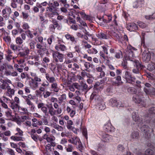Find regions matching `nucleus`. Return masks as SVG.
<instances>
[{"instance_id":"obj_34","label":"nucleus","mask_w":155,"mask_h":155,"mask_svg":"<svg viewBox=\"0 0 155 155\" xmlns=\"http://www.w3.org/2000/svg\"><path fill=\"white\" fill-rule=\"evenodd\" d=\"M143 95H138L136 94L133 97V100L136 103L140 104L142 102V97Z\"/></svg>"},{"instance_id":"obj_12","label":"nucleus","mask_w":155,"mask_h":155,"mask_svg":"<svg viewBox=\"0 0 155 155\" xmlns=\"http://www.w3.org/2000/svg\"><path fill=\"white\" fill-rule=\"evenodd\" d=\"M51 22L52 24H50L49 26V29L51 31L54 32L56 28L58 30L61 28V25L58 23L56 20L52 18Z\"/></svg>"},{"instance_id":"obj_59","label":"nucleus","mask_w":155,"mask_h":155,"mask_svg":"<svg viewBox=\"0 0 155 155\" xmlns=\"http://www.w3.org/2000/svg\"><path fill=\"white\" fill-rule=\"evenodd\" d=\"M41 60L42 61V64H46L48 65V64L49 63L50 61L49 58L47 57H44Z\"/></svg>"},{"instance_id":"obj_42","label":"nucleus","mask_w":155,"mask_h":155,"mask_svg":"<svg viewBox=\"0 0 155 155\" xmlns=\"http://www.w3.org/2000/svg\"><path fill=\"white\" fill-rule=\"evenodd\" d=\"M135 155H154V153L152 150L148 149L146 150L145 154L139 152L136 154H135Z\"/></svg>"},{"instance_id":"obj_20","label":"nucleus","mask_w":155,"mask_h":155,"mask_svg":"<svg viewBox=\"0 0 155 155\" xmlns=\"http://www.w3.org/2000/svg\"><path fill=\"white\" fill-rule=\"evenodd\" d=\"M103 129L105 132L110 133L114 132L115 128L112 126L111 123L109 122L104 125Z\"/></svg>"},{"instance_id":"obj_24","label":"nucleus","mask_w":155,"mask_h":155,"mask_svg":"<svg viewBox=\"0 0 155 155\" xmlns=\"http://www.w3.org/2000/svg\"><path fill=\"white\" fill-rule=\"evenodd\" d=\"M151 53L148 51L147 52L145 51L143 53L142 56V58L143 61L146 62H148L150 59Z\"/></svg>"},{"instance_id":"obj_30","label":"nucleus","mask_w":155,"mask_h":155,"mask_svg":"<svg viewBox=\"0 0 155 155\" xmlns=\"http://www.w3.org/2000/svg\"><path fill=\"white\" fill-rule=\"evenodd\" d=\"M21 96L25 99V102L27 104L31 103L32 102L30 101V100L34 99L35 97L31 94L28 95V96L22 95Z\"/></svg>"},{"instance_id":"obj_39","label":"nucleus","mask_w":155,"mask_h":155,"mask_svg":"<svg viewBox=\"0 0 155 155\" xmlns=\"http://www.w3.org/2000/svg\"><path fill=\"white\" fill-rule=\"evenodd\" d=\"M29 84L31 88L34 89H36L38 86V83L32 78L29 81Z\"/></svg>"},{"instance_id":"obj_37","label":"nucleus","mask_w":155,"mask_h":155,"mask_svg":"<svg viewBox=\"0 0 155 155\" xmlns=\"http://www.w3.org/2000/svg\"><path fill=\"white\" fill-rule=\"evenodd\" d=\"M130 137L131 140H138L139 138V135L137 131H134L130 135Z\"/></svg>"},{"instance_id":"obj_5","label":"nucleus","mask_w":155,"mask_h":155,"mask_svg":"<svg viewBox=\"0 0 155 155\" xmlns=\"http://www.w3.org/2000/svg\"><path fill=\"white\" fill-rule=\"evenodd\" d=\"M45 78L47 80L51 83L50 91L55 92L58 93L60 89L57 80L50 73L46 74Z\"/></svg>"},{"instance_id":"obj_29","label":"nucleus","mask_w":155,"mask_h":155,"mask_svg":"<svg viewBox=\"0 0 155 155\" xmlns=\"http://www.w3.org/2000/svg\"><path fill=\"white\" fill-rule=\"evenodd\" d=\"M138 28L137 25L134 23H129L127 26V30L130 31H135L137 30Z\"/></svg>"},{"instance_id":"obj_49","label":"nucleus","mask_w":155,"mask_h":155,"mask_svg":"<svg viewBox=\"0 0 155 155\" xmlns=\"http://www.w3.org/2000/svg\"><path fill=\"white\" fill-rule=\"evenodd\" d=\"M37 53H38V54L42 57L43 54H45V52L46 51V48L45 47H42L41 49H40L39 50H37Z\"/></svg>"},{"instance_id":"obj_48","label":"nucleus","mask_w":155,"mask_h":155,"mask_svg":"<svg viewBox=\"0 0 155 155\" xmlns=\"http://www.w3.org/2000/svg\"><path fill=\"white\" fill-rule=\"evenodd\" d=\"M39 55V54H38L33 55L31 57V58L32 60L34 59L35 61H38L41 63L42 58L41 59Z\"/></svg>"},{"instance_id":"obj_25","label":"nucleus","mask_w":155,"mask_h":155,"mask_svg":"<svg viewBox=\"0 0 155 155\" xmlns=\"http://www.w3.org/2000/svg\"><path fill=\"white\" fill-rule=\"evenodd\" d=\"M49 84V82L47 81H46V83L43 82L41 84V86L40 87L39 91L37 90L36 91L38 94H40L42 92H44L45 90L46 87H48Z\"/></svg>"},{"instance_id":"obj_36","label":"nucleus","mask_w":155,"mask_h":155,"mask_svg":"<svg viewBox=\"0 0 155 155\" xmlns=\"http://www.w3.org/2000/svg\"><path fill=\"white\" fill-rule=\"evenodd\" d=\"M11 81L10 80H3L1 79V82L3 83V84L1 85V88L4 89H6L9 87L8 84V83H10Z\"/></svg>"},{"instance_id":"obj_43","label":"nucleus","mask_w":155,"mask_h":155,"mask_svg":"<svg viewBox=\"0 0 155 155\" xmlns=\"http://www.w3.org/2000/svg\"><path fill=\"white\" fill-rule=\"evenodd\" d=\"M112 139V137L110 135L105 134L103 135L102 140L104 142H108Z\"/></svg>"},{"instance_id":"obj_58","label":"nucleus","mask_w":155,"mask_h":155,"mask_svg":"<svg viewBox=\"0 0 155 155\" xmlns=\"http://www.w3.org/2000/svg\"><path fill=\"white\" fill-rule=\"evenodd\" d=\"M15 41L17 44L20 45L23 43V40L20 37H18L16 38Z\"/></svg>"},{"instance_id":"obj_50","label":"nucleus","mask_w":155,"mask_h":155,"mask_svg":"<svg viewBox=\"0 0 155 155\" xmlns=\"http://www.w3.org/2000/svg\"><path fill=\"white\" fill-rule=\"evenodd\" d=\"M87 51L88 53L93 54H96L98 52L97 49L94 48L88 49Z\"/></svg>"},{"instance_id":"obj_63","label":"nucleus","mask_w":155,"mask_h":155,"mask_svg":"<svg viewBox=\"0 0 155 155\" xmlns=\"http://www.w3.org/2000/svg\"><path fill=\"white\" fill-rule=\"evenodd\" d=\"M54 127L59 131H62L64 130L63 128L62 127L60 126L58 124H56L54 125Z\"/></svg>"},{"instance_id":"obj_53","label":"nucleus","mask_w":155,"mask_h":155,"mask_svg":"<svg viewBox=\"0 0 155 155\" xmlns=\"http://www.w3.org/2000/svg\"><path fill=\"white\" fill-rule=\"evenodd\" d=\"M127 91L130 94H135L137 92L136 89L134 87H130L127 89Z\"/></svg>"},{"instance_id":"obj_8","label":"nucleus","mask_w":155,"mask_h":155,"mask_svg":"<svg viewBox=\"0 0 155 155\" xmlns=\"http://www.w3.org/2000/svg\"><path fill=\"white\" fill-rule=\"evenodd\" d=\"M63 43L62 39L58 38L54 47L56 51L63 52L67 50V47L64 45L62 44Z\"/></svg>"},{"instance_id":"obj_11","label":"nucleus","mask_w":155,"mask_h":155,"mask_svg":"<svg viewBox=\"0 0 155 155\" xmlns=\"http://www.w3.org/2000/svg\"><path fill=\"white\" fill-rule=\"evenodd\" d=\"M1 33L2 34V37L4 41L8 45H9L11 42V39L9 35V33L5 31L4 28L1 29Z\"/></svg>"},{"instance_id":"obj_13","label":"nucleus","mask_w":155,"mask_h":155,"mask_svg":"<svg viewBox=\"0 0 155 155\" xmlns=\"http://www.w3.org/2000/svg\"><path fill=\"white\" fill-rule=\"evenodd\" d=\"M126 81V82L134 84L136 81V78L132 76L130 73L128 71L125 72V75L123 77Z\"/></svg>"},{"instance_id":"obj_6","label":"nucleus","mask_w":155,"mask_h":155,"mask_svg":"<svg viewBox=\"0 0 155 155\" xmlns=\"http://www.w3.org/2000/svg\"><path fill=\"white\" fill-rule=\"evenodd\" d=\"M104 86L103 85L100 86V84L98 82H96L94 86V91L92 93L90 98L91 100H93L94 99L96 100L101 97L97 94L100 92L103 89Z\"/></svg>"},{"instance_id":"obj_7","label":"nucleus","mask_w":155,"mask_h":155,"mask_svg":"<svg viewBox=\"0 0 155 155\" xmlns=\"http://www.w3.org/2000/svg\"><path fill=\"white\" fill-rule=\"evenodd\" d=\"M59 6V4L57 1L50 0L49 1L48 6L46 8V11L52 12L53 10H58Z\"/></svg>"},{"instance_id":"obj_16","label":"nucleus","mask_w":155,"mask_h":155,"mask_svg":"<svg viewBox=\"0 0 155 155\" xmlns=\"http://www.w3.org/2000/svg\"><path fill=\"white\" fill-rule=\"evenodd\" d=\"M5 115L9 119H10L14 121H18V118L16 117L15 115L12 114V110L8 108L5 111Z\"/></svg>"},{"instance_id":"obj_56","label":"nucleus","mask_w":155,"mask_h":155,"mask_svg":"<svg viewBox=\"0 0 155 155\" xmlns=\"http://www.w3.org/2000/svg\"><path fill=\"white\" fill-rule=\"evenodd\" d=\"M31 137L32 138L35 142H37L38 140L41 141V138H39V136L36 134L35 135L31 134Z\"/></svg>"},{"instance_id":"obj_27","label":"nucleus","mask_w":155,"mask_h":155,"mask_svg":"<svg viewBox=\"0 0 155 155\" xmlns=\"http://www.w3.org/2000/svg\"><path fill=\"white\" fill-rule=\"evenodd\" d=\"M108 34L110 36L116 41H119L120 36L118 34L116 33L113 31H110L108 32Z\"/></svg>"},{"instance_id":"obj_10","label":"nucleus","mask_w":155,"mask_h":155,"mask_svg":"<svg viewBox=\"0 0 155 155\" xmlns=\"http://www.w3.org/2000/svg\"><path fill=\"white\" fill-rule=\"evenodd\" d=\"M140 129L143 134H145V137L147 140L149 139L151 137L150 132H153V130L150 128L147 125H144L140 127Z\"/></svg>"},{"instance_id":"obj_2","label":"nucleus","mask_w":155,"mask_h":155,"mask_svg":"<svg viewBox=\"0 0 155 155\" xmlns=\"http://www.w3.org/2000/svg\"><path fill=\"white\" fill-rule=\"evenodd\" d=\"M37 107L45 115L49 114L51 116H53L56 114H60L62 112L61 108L59 107L58 104L55 103L53 105L51 103L47 104L43 103H39Z\"/></svg>"},{"instance_id":"obj_60","label":"nucleus","mask_w":155,"mask_h":155,"mask_svg":"<svg viewBox=\"0 0 155 155\" xmlns=\"http://www.w3.org/2000/svg\"><path fill=\"white\" fill-rule=\"evenodd\" d=\"M66 96L65 94H63L58 98L59 101L61 102H64L66 100Z\"/></svg>"},{"instance_id":"obj_31","label":"nucleus","mask_w":155,"mask_h":155,"mask_svg":"<svg viewBox=\"0 0 155 155\" xmlns=\"http://www.w3.org/2000/svg\"><path fill=\"white\" fill-rule=\"evenodd\" d=\"M77 143L75 145L76 146L77 149L81 152L84 153V151L85 148L80 141L79 139L78 140Z\"/></svg>"},{"instance_id":"obj_1","label":"nucleus","mask_w":155,"mask_h":155,"mask_svg":"<svg viewBox=\"0 0 155 155\" xmlns=\"http://www.w3.org/2000/svg\"><path fill=\"white\" fill-rule=\"evenodd\" d=\"M102 50L99 53L101 57L106 61L105 64L109 66L110 65V61L112 60L114 57L117 59H119L123 57L122 52L116 47H110L107 45L101 46Z\"/></svg>"},{"instance_id":"obj_22","label":"nucleus","mask_w":155,"mask_h":155,"mask_svg":"<svg viewBox=\"0 0 155 155\" xmlns=\"http://www.w3.org/2000/svg\"><path fill=\"white\" fill-rule=\"evenodd\" d=\"M75 107L73 106H68L66 108V111L68 114H69L70 116L72 117L76 113Z\"/></svg>"},{"instance_id":"obj_21","label":"nucleus","mask_w":155,"mask_h":155,"mask_svg":"<svg viewBox=\"0 0 155 155\" xmlns=\"http://www.w3.org/2000/svg\"><path fill=\"white\" fill-rule=\"evenodd\" d=\"M144 0H137L134 2L133 4V7L134 8H140L144 6Z\"/></svg>"},{"instance_id":"obj_51","label":"nucleus","mask_w":155,"mask_h":155,"mask_svg":"<svg viewBox=\"0 0 155 155\" xmlns=\"http://www.w3.org/2000/svg\"><path fill=\"white\" fill-rule=\"evenodd\" d=\"M14 25L17 28V29L19 30L20 34L24 32V30L20 27V24L18 22H15Z\"/></svg>"},{"instance_id":"obj_17","label":"nucleus","mask_w":155,"mask_h":155,"mask_svg":"<svg viewBox=\"0 0 155 155\" xmlns=\"http://www.w3.org/2000/svg\"><path fill=\"white\" fill-rule=\"evenodd\" d=\"M108 104L112 107H123L120 101H117L115 98H111L109 101Z\"/></svg>"},{"instance_id":"obj_38","label":"nucleus","mask_w":155,"mask_h":155,"mask_svg":"<svg viewBox=\"0 0 155 155\" xmlns=\"http://www.w3.org/2000/svg\"><path fill=\"white\" fill-rule=\"evenodd\" d=\"M97 37L101 39H107L109 38V36L102 32H99L97 35Z\"/></svg>"},{"instance_id":"obj_55","label":"nucleus","mask_w":155,"mask_h":155,"mask_svg":"<svg viewBox=\"0 0 155 155\" xmlns=\"http://www.w3.org/2000/svg\"><path fill=\"white\" fill-rule=\"evenodd\" d=\"M10 48L12 50L14 51H15L18 50V48L19 47V46L16 45H14L13 43L10 44Z\"/></svg>"},{"instance_id":"obj_19","label":"nucleus","mask_w":155,"mask_h":155,"mask_svg":"<svg viewBox=\"0 0 155 155\" xmlns=\"http://www.w3.org/2000/svg\"><path fill=\"white\" fill-rule=\"evenodd\" d=\"M95 101L97 103L96 106L99 110H104L106 108V106L104 103L101 97L96 99Z\"/></svg>"},{"instance_id":"obj_9","label":"nucleus","mask_w":155,"mask_h":155,"mask_svg":"<svg viewBox=\"0 0 155 155\" xmlns=\"http://www.w3.org/2000/svg\"><path fill=\"white\" fill-rule=\"evenodd\" d=\"M64 54L58 51H54L52 53V57L54 62L58 63L63 61Z\"/></svg>"},{"instance_id":"obj_41","label":"nucleus","mask_w":155,"mask_h":155,"mask_svg":"<svg viewBox=\"0 0 155 155\" xmlns=\"http://www.w3.org/2000/svg\"><path fill=\"white\" fill-rule=\"evenodd\" d=\"M81 61L84 63V66L86 68L85 70L88 71V70L90 68H92L93 67V65L92 64L87 61H85L84 60H82Z\"/></svg>"},{"instance_id":"obj_32","label":"nucleus","mask_w":155,"mask_h":155,"mask_svg":"<svg viewBox=\"0 0 155 155\" xmlns=\"http://www.w3.org/2000/svg\"><path fill=\"white\" fill-rule=\"evenodd\" d=\"M73 52H69L66 53L65 55L66 57V60L65 62L66 64H69L71 62L72 60L71 59L73 58L74 57Z\"/></svg>"},{"instance_id":"obj_3","label":"nucleus","mask_w":155,"mask_h":155,"mask_svg":"<svg viewBox=\"0 0 155 155\" xmlns=\"http://www.w3.org/2000/svg\"><path fill=\"white\" fill-rule=\"evenodd\" d=\"M110 70L106 73L107 76L109 75L113 78H112V84L113 85L118 86L123 83L121 80V75L122 71L120 69H116L112 65L110 64L108 66Z\"/></svg>"},{"instance_id":"obj_46","label":"nucleus","mask_w":155,"mask_h":155,"mask_svg":"<svg viewBox=\"0 0 155 155\" xmlns=\"http://www.w3.org/2000/svg\"><path fill=\"white\" fill-rule=\"evenodd\" d=\"M115 91V89H114V87L112 86L108 87L106 90V92L110 95L114 93Z\"/></svg>"},{"instance_id":"obj_23","label":"nucleus","mask_w":155,"mask_h":155,"mask_svg":"<svg viewBox=\"0 0 155 155\" xmlns=\"http://www.w3.org/2000/svg\"><path fill=\"white\" fill-rule=\"evenodd\" d=\"M12 12L11 8L10 7L6 6L4 9L2 11V15L3 17L5 18V20H6L8 18V13L9 15Z\"/></svg>"},{"instance_id":"obj_61","label":"nucleus","mask_w":155,"mask_h":155,"mask_svg":"<svg viewBox=\"0 0 155 155\" xmlns=\"http://www.w3.org/2000/svg\"><path fill=\"white\" fill-rule=\"evenodd\" d=\"M11 6L13 8H16L17 7L16 2H18V0H11Z\"/></svg>"},{"instance_id":"obj_45","label":"nucleus","mask_w":155,"mask_h":155,"mask_svg":"<svg viewBox=\"0 0 155 155\" xmlns=\"http://www.w3.org/2000/svg\"><path fill=\"white\" fill-rule=\"evenodd\" d=\"M25 33L27 35V36L28 38H29L31 39L33 38V35L36 36L37 35V31L33 33V34H32L31 31L29 30L26 31L25 32Z\"/></svg>"},{"instance_id":"obj_52","label":"nucleus","mask_w":155,"mask_h":155,"mask_svg":"<svg viewBox=\"0 0 155 155\" xmlns=\"http://www.w3.org/2000/svg\"><path fill=\"white\" fill-rule=\"evenodd\" d=\"M61 11L64 13L66 14L67 15H72L74 18H75V16L73 15V13L72 12H69V13H68V11L66 8H65V7H62L61 8Z\"/></svg>"},{"instance_id":"obj_35","label":"nucleus","mask_w":155,"mask_h":155,"mask_svg":"<svg viewBox=\"0 0 155 155\" xmlns=\"http://www.w3.org/2000/svg\"><path fill=\"white\" fill-rule=\"evenodd\" d=\"M143 90L147 94H155V89L154 88L144 87Z\"/></svg>"},{"instance_id":"obj_15","label":"nucleus","mask_w":155,"mask_h":155,"mask_svg":"<svg viewBox=\"0 0 155 155\" xmlns=\"http://www.w3.org/2000/svg\"><path fill=\"white\" fill-rule=\"evenodd\" d=\"M132 117L133 120L138 124L139 127L143 124V121L142 117H140L137 113L136 114V112H133L132 114Z\"/></svg>"},{"instance_id":"obj_14","label":"nucleus","mask_w":155,"mask_h":155,"mask_svg":"<svg viewBox=\"0 0 155 155\" xmlns=\"http://www.w3.org/2000/svg\"><path fill=\"white\" fill-rule=\"evenodd\" d=\"M134 65L136 66V68L132 70L133 73L138 74L140 73V71L143 69L144 68V66L141 64L137 60H135L134 61Z\"/></svg>"},{"instance_id":"obj_64","label":"nucleus","mask_w":155,"mask_h":155,"mask_svg":"<svg viewBox=\"0 0 155 155\" xmlns=\"http://www.w3.org/2000/svg\"><path fill=\"white\" fill-rule=\"evenodd\" d=\"M145 18L148 20H151L155 18V13H153L152 15L145 16Z\"/></svg>"},{"instance_id":"obj_62","label":"nucleus","mask_w":155,"mask_h":155,"mask_svg":"<svg viewBox=\"0 0 155 155\" xmlns=\"http://www.w3.org/2000/svg\"><path fill=\"white\" fill-rule=\"evenodd\" d=\"M79 138H77V137H75V138H72V139H69L68 140V141L71 143L72 144L75 145L76 143H77V142L78 141V140Z\"/></svg>"},{"instance_id":"obj_28","label":"nucleus","mask_w":155,"mask_h":155,"mask_svg":"<svg viewBox=\"0 0 155 155\" xmlns=\"http://www.w3.org/2000/svg\"><path fill=\"white\" fill-rule=\"evenodd\" d=\"M65 36L67 40L70 41L72 43L74 44H76L77 43V38H75L73 35L68 33L65 35Z\"/></svg>"},{"instance_id":"obj_54","label":"nucleus","mask_w":155,"mask_h":155,"mask_svg":"<svg viewBox=\"0 0 155 155\" xmlns=\"http://www.w3.org/2000/svg\"><path fill=\"white\" fill-rule=\"evenodd\" d=\"M65 148L67 152H72L74 150L73 146L71 144H68Z\"/></svg>"},{"instance_id":"obj_4","label":"nucleus","mask_w":155,"mask_h":155,"mask_svg":"<svg viewBox=\"0 0 155 155\" xmlns=\"http://www.w3.org/2000/svg\"><path fill=\"white\" fill-rule=\"evenodd\" d=\"M127 50L124 57L125 60H124L121 64L123 68L126 69L127 68V60L133 61V59L135 57L134 52L137 50L135 48L132 47L130 45L127 46Z\"/></svg>"},{"instance_id":"obj_18","label":"nucleus","mask_w":155,"mask_h":155,"mask_svg":"<svg viewBox=\"0 0 155 155\" xmlns=\"http://www.w3.org/2000/svg\"><path fill=\"white\" fill-rule=\"evenodd\" d=\"M74 85L76 88L83 91L87 92L90 89V88L88 87L86 84L84 82H82L79 85L77 83H75L74 84Z\"/></svg>"},{"instance_id":"obj_33","label":"nucleus","mask_w":155,"mask_h":155,"mask_svg":"<svg viewBox=\"0 0 155 155\" xmlns=\"http://www.w3.org/2000/svg\"><path fill=\"white\" fill-rule=\"evenodd\" d=\"M38 3V7H39V8H40V13H41V15H42L43 12L45 11V8L42 6H46L47 5H48L49 2H48L46 1H45L41 3L39 2Z\"/></svg>"},{"instance_id":"obj_26","label":"nucleus","mask_w":155,"mask_h":155,"mask_svg":"<svg viewBox=\"0 0 155 155\" xmlns=\"http://www.w3.org/2000/svg\"><path fill=\"white\" fill-rule=\"evenodd\" d=\"M108 34L110 36L116 41H119L120 36L118 34L116 33L113 31H110L108 32Z\"/></svg>"},{"instance_id":"obj_44","label":"nucleus","mask_w":155,"mask_h":155,"mask_svg":"<svg viewBox=\"0 0 155 155\" xmlns=\"http://www.w3.org/2000/svg\"><path fill=\"white\" fill-rule=\"evenodd\" d=\"M41 15L39 16L40 20V23L41 26L44 25L48 23V20L47 19H45L44 17L42 15Z\"/></svg>"},{"instance_id":"obj_40","label":"nucleus","mask_w":155,"mask_h":155,"mask_svg":"<svg viewBox=\"0 0 155 155\" xmlns=\"http://www.w3.org/2000/svg\"><path fill=\"white\" fill-rule=\"evenodd\" d=\"M10 102V106L13 110H17L18 109L19 105L17 103H15L13 100H9Z\"/></svg>"},{"instance_id":"obj_47","label":"nucleus","mask_w":155,"mask_h":155,"mask_svg":"<svg viewBox=\"0 0 155 155\" xmlns=\"http://www.w3.org/2000/svg\"><path fill=\"white\" fill-rule=\"evenodd\" d=\"M66 23L70 25L72 24H76V21L73 18L68 17L67 19L66 20Z\"/></svg>"},{"instance_id":"obj_57","label":"nucleus","mask_w":155,"mask_h":155,"mask_svg":"<svg viewBox=\"0 0 155 155\" xmlns=\"http://www.w3.org/2000/svg\"><path fill=\"white\" fill-rule=\"evenodd\" d=\"M59 2H61V5H63L65 8H68L69 6V4L67 3V0H60Z\"/></svg>"}]
</instances>
